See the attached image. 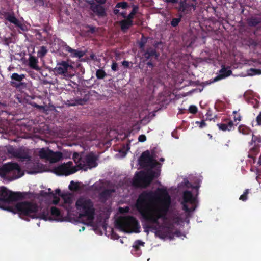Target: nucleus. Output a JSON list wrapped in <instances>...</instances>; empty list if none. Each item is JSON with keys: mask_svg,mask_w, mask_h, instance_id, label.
Masks as SVG:
<instances>
[{"mask_svg": "<svg viewBox=\"0 0 261 261\" xmlns=\"http://www.w3.org/2000/svg\"><path fill=\"white\" fill-rule=\"evenodd\" d=\"M171 204V198L166 188L140 195L136 206L142 216L151 223L149 229L162 239L173 237V226L165 219Z\"/></svg>", "mask_w": 261, "mask_h": 261, "instance_id": "nucleus-1", "label": "nucleus"}, {"mask_svg": "<svg viewBox=\"0 0 261 261\" xmlns=\"http://www.w3.org/2000/svg\"><path fill=\"white\" fill-rule=\"evenodd\" d=\"M13 211L17 213L21 218L26 220L33 218H41L45 220L57 221H62L64 220L60 211L57 208L52 207L50 211L47 210L46 212L40 213L39 208L36 204L28 201L16 203Z\"/></svg>", "mask_w": 261, "mask_h": 261, "instance_id": "nucleus-2", "label": "nucleus"}, {"mask_svg": "<svg viewBox=\"0 0 261 261\" xmlns=\"http://www.w3.org/2000/svg\"><path fill=\"white\" fill-rule=\"evenodd\" d=\"M73 159L77 167L73 166L72 162H68L55 168L54 172L58 175H68L76 172L80 169L87 170L97 166L96 157L92 153L81 157L78 153H74Z\"/></svg>", "mask_w": 261, "mask_h": 261, "instance_id": "nucleus-3", "label": "nucleus"}, {"mask_svg": "<svg viewBox=\"0 0 261 261\" xmlns=\"http://www.w3.org/2000/svg\"><path fill=\"white\" fill-rule=\"evenodd\" d=\"M75 207L79 217L83 223L93 225L95 214L93 202L89 198L80 197L76 201Z\"/></svg>", "mask_w": 261, "mask_h": 261, "instance_id": "nucleus-4", "label": "nucleus"}, {"mask_svg": "<svg viewBox=\"0 0 261 261\" xmlns=\"http://www.w3.org/2000/svg\"><path fill=\"white\" fill-rule=\"evenodd\" d=\"M116 224L120 230L126 233H138L140 228L137 220L133 217H120Z\"/></svg>", "mask_w": 261, "mask_h": 261, "instance_id": "nucleus-5", "label": "nucleus"}, {"mask_svg": "<svg viewBox=\"0 0 261 261\" xmlns=\"http://www.w3.org/2000/svg\"><path fill=\"white\" fill-rule=\"evenodd\" d=\"M160 174L158 169L154 172L149 170L147 172H140L136 174L132 184L135 186L145 187L148 186L154 177H156Z\"/></svg>", "mask_w": 261, "mask_h": 261, "instance_id": "nucleus-6", "label": "nucleus"}, {"mask_svg": "<svg viewBox=\"0 0 261 261\" xmlns=\"http://www.w3.org/2000/svg\"><path fill=\"white\" fill-rule=\"evenodd\" d=\"M12 175L13 179L20 177L23 175V173L20 169L18 164L9 163L4 165L0 168V176L6 177Z\"/></svg>", "mask_w": 261, "mask_h": 261, "instance_id": "nucleus-7", "label": "nucleus"}, {"mask_svg": "<svg viewBox=\"0 0 261 261\" xmlns=\"http://www.w3.org/2000/svg\"><path fill=\"white\" fill-rule=\"evenodd\" d=\"M37 154L41 159L48 160L51 163L57 162L62 158V154L61 152H53L47 148L40 149Z\"/></svg>", "mask_w": 261, "mask_h": 261, "instance_id": "nucleus-8", "label": "nucleus"}, {"mask_svg": "<svg viewBox=\"0 0 261 261\" xmlns=\"http://www.w3.org/2000/svg\"><path fill=\"white\" fill-rule=\"evenodd\" d=\"M182 205L184 210L187 212L194 211L196 207V199L191 192L186 191L183 195Z\"/></svg>", "mask_w": 261, "mask_h": 261, "instance_id": "nucleus-9", "label": "nucleus"}, {"mask_svg": "<svg viewBox=\"0 0 261 261\" xmlns=\"http://www.w3.org/2000/svg\"><path fill=\"white\" fill-rule=\"evenodd\" d=\"M140 161L143 165L149 167L151 169L153 168H160V164L154 159L153 156L148 151L144 152L141 156Z\"/></svg>", "mask_w": 261, "mask_h": 261, "instance_id": "nucleus-10", "label": "nucleus"}, {"mask_svg": "<svg viewBox=\"0 0 261 261\" xmlns=\"http://www.w3.org/2000/svg\"><path fill=\"white\" fill-rule=\"evenodd\" d=\"M73 68V66L67 61H62L57 63L53 71L56 75H68V71Z\"/></svg>", "mask_w": 261, "mask_h": 261, "instance_id": "nucleus-11", "label": "nucleus"}, {"mask_svg": "<svg viewBox=\"0 0 261 261\" xmlns=\"http://www.w3.org/2000/svg\"><path fill=\"white\" fill-rule=\"evenodd\" d=\"M17 198V196L15 193L4 187H0V201L9 203L16 200Z\"/></svg>", "mask_w": 261, "mask_h": 261, "instance_id": "nucleus-12", "label": "nucleus"}, {"mask_svg": "<svg viewBox=\"0 0 261 261\" xmlns=\"http://www.w3.org/2000/svg\"><path fill=\"white\" fill-rule=\"evenodd\" d=\"M60 190L59 189L56 190L55 193L51 192L50 189H48V192L44 193L46 194L48 203L54 204H58L60 200V199L59 197V196H60Z\"/></svg>", "mask_w": 261, "mask_h": 261, "instance_id": "nucleus-13", "label": "nucleus"}, {"mask_svg": "<svg viewBox=\"0 0 261 261\" xmlns=\"http://www.w3.org/2000/svg\"><path fill=\"white\" fill-rule=\"evenodd\" d=\"M62 201H63L62 205L68 211V213L71 211V205L72 203V196L70 194L65 193L62 195Z\"/></svg>", "mask_w": 261, "mask_h": 261, "instance_id": "nucleus-14", "label": "nucleus"}, {"mask_svg": "<svg viewBox=\"0 0 261 261\" xmlns=\"http://www.w3.org/2000/svg\"><path fill=\"white\" fill-rule=\"evenodd\" d=\"M8 152L12 156L21 159H27L28 158L27 153L20 149H16L12 147H10L8 149Z\"/></svg>", "mask_w": 261, "mask_h": 261, "instance_id": "nucleus-15", "label": "nucleus"}, {"mask_svg": "<svg viewBox=\"0 0 261 261\" xmlns=\"http://www.w3.org/2000/svg\"><path fill=\"white\" fill-rule=\"evenodd\" d=\"M195 6L193 4L190 5L187 4L186 2H181L180 3L179 11L184 13H188L192 9H195Z\"/></svg>", "mask_w": 261, "mask_h": 261, "instance_id": "nucleus-16", "label": "nucleus"}, {"mask_svg": "<svg viewBox=\"0 0 261 261\" xmlns=\"http://www.w3.org/2000/svg\"><path fill=\"white\" fill-rule=\"evenodd\" d=\"M65 50L71 53V56L72 57L81 58L84 55V53L83 51L73 49L69 46H65Z\"/></svg>", "mask_w": 261, "mask_h": 261, "instance_id": "nucleus-17", "label": "nucleus"}, {"mask_svg": "<svg viewBox=\"0 0 261 261\" xmlns=\"http://www.w3.org/2000/svg\"><path fill=\"white\" fill-rule=\"evenodd\" d=\"M220 75L215 78L214 81L216 82L223 78L226 77L230 75L232 73L230 70L228 69L225 67H223L220 70Z\"/></svg>", "mask_w": 261, "mask_h": 261, "instance_id": "nucleus-18", "label": "nucleus"}, {"mask_svg": "<svg viewBox=\"0 0 261 261\" xmlns=\"http://www.w3.org/2000/svg\"><path fill=\"white\" fill-rule=\"evenodd\" d=\"M37 59L35 57L33 56L30 57L29 59V64L31 68L36 70H38L39 67L37 65Z\"/></svg>", "mask_w": 261, "mask_h": 261, "instance_id": "nucleus-19", "label": "nucleus"}, {"mask_svg": "<svg viewBox=\"0 0 261 261\" xmlns=\"http://www.w3.org/2000/svg\"><path fill=\"white\" fill-rule=\"evenodd\" d=\"M121 28L123 31L127 30L132 25V21L130 20H123L121 21Z\"/></svg>", "mask_w": 261, "mask_h": 261, "instance_id": "nucleus-20", "label": "nucleus"}, {"mask_svg": "<svg viewBox=\"0 0 261 261\" xmlns=\"http://www.w3.org/2000/svg\"><path fill=\"white\" fill-rule=\"evenodd\" d=\"M25 77V75L24 74H18L16 73H13L11 76V79L17 82H21L22 81Z\"/></svg>", "mask_w": 261, "mask_h": 261, "instance_id": "nucleus-21", "label": "nucleus"}, {"mask_svg": "<svg viewBox=\"0 0 261 261\" xmlns=\"http://www.w3.org/2000/svg\"><path fill=\"white\" fill-rule=\"evenodd\" d=\"M6 19L10 22L18 25L19 21L13 14H9L6 16Z\"/></svg>", "mask_w": 261, "mask_h": 261, "instance_id": "nucleus-22", "label": "nucleus"}, {"mask_svg": "<svg viewBox=\"0 0 261 261\" xmlns=\"http://www.w3.org/2000/svg\"><path fill=\"white\" fill-rule=\"evenodd\" d=\"M98 15L103 16L105 15V11L104 8L100 6H97L93 10Z\"/></svg>", "mask_w": 261, "mask_h": 261, "instance_id": "nucleus-23", "label": "nucleus"}, {"mask_svg": "<svg viewBox=\"0 0 261 261\" xmlns=\"http://www.w3.org/2000/svg\"><path fill=\"white\" fill-rule=\"evenodd\" d=\"M261 74V70L259 69H255L251 68L247 71V75L248 76H253Z\"/></svg>", "mask_w": 261, "mask_h": 261, "instance_id": "nucleus-24", "label": "nucleus"}, {"mask_svg": "<svg viewBox=\"0 0 261 261\" xmlns=\"http://www.w3.org/2000/svg\"><path fill=\"white\" fill-rule=\"evenodd\" d=\"M234 115L233 120L236 123V125H237L239 122L241 120V116L240 114L236 111L233 112Z\"/></svg>", "mask_w": 261, "mask_h": 261, "instance_id": "nucleus-25", "label": "nucleus"}, {"mask_svg": "<svg viewBox=\"0 0 261 261\" xmlns=\"http://www.w3.org/2000/svg\"><path fill=\"white\" fill-rule=\"evenodd\" d=\"M79 188V184L77 182H75L73 181H71L70 185H69V189L72 191L77 190Z\"/></svg>", "mask_w": 261, "mask_h": 261, "instance_id": "nucleus-26", "label": "nucleus"}, {"mask_svg": "<svg viewBox=\"0 0 261 261\" xmlns=\"http://www.w3.org/2000/svg\"><path fill=\"white\" fill-rule=\"evenodd\" d=\"M47 51V50L45 46H41L40 50L38 51V56L39 57H42L45 55Z\"/></svg>", "mask_w": 261, "mask_h": 261, "instance_id": "nucleus-27", "label": "nucleus"}, {"mask_svg": "<svg viewBox=\"0 0 261 261\" xmlns=\"http://www.w3.org/2000/svg\"><path fill=\"white\" fill-rule=\"evenodd\" d=\"M144 243L140 240H137L135 242L133 247L137 250L138 249L139 246H143Z\"/></svg>", "mask_w": 261, "mask_h": 261, "instance_id": "nucleus-28", "label": "nucleus"}, {"mask_svg": "<svg viewBox=\"0 0 261 261\" xmlns=\"http://www.w3.org/2000/svg\"><path fill=\"white\" fill-rule=\"evenodd\" d=\"M106 73L102 70L99 69L96 72V76L99 79H102L104 77Z\"/></svg>", "mask_w": 261, "mask_h": 261, "instance_id": "nucleus-29", "label": "nucleus"}, {"mask_svg": "<svg viewBox=\"0 0 261 261\" xmlns=\"http://www.w3.org/2000/svg\"><path fill=\"white\" fill-rule=\"evenodd\" d=\"M217 126H218L219 128L222 130H228L227 125L226 124H218Z\"/></svg>", "mask_w": 261, "mask_h": 261, "instance_id": "nucleus-30", "label": "nucleus"}, {"mask_svg": "<svg viewBox=\"0 0 261 261\" xmlns=\"http://www.w3.org/2000/svg\"><path fill=\"white\" fill-rule=\"evenodd\" d=\"M239 131L243 134H247L248 129L245 126L241 125L239 127Z\"/></svg>", "mask_w": 261, "mask_h": 261, "instance_id": "nucleus-31", "label": "nucleus"}, {"mask_svg": "<svg viewBox=\"0 0 261 261\" xmlns=\"http://www.w3.org/2000/svg\"><path fill=\"white\" fill-rule=\"evenodd\" d=\"M127 4L126 2H121L117 4L116 7L117 8H122L123 9H125L127 7Z\"/></svg>", "mask_w": 261, "mask_h": 261, "instance_id": "nucleus-32", "label": "nucleus"}, {"mask_svg": "<svg viewBox=\"0 0 261 261\" xmlns=\"http://www.w3.org/2000/svg\"><path fill=\"white\" fill-rule=\"evenodd\" d=\"M189 111L192 113H195L197 111V108L195 106L191 105L189 107Z\"/></svg>", "mask_w": 261, "mask_h": 261, "instance_id": "nucleus-33", "label": "nucleus"}, {"mask_svg": "<svg viewBox=\"0 0 261 261\" xmlns=\"http://www.w3.org/2000/svg\"><path fill=\"white\" fill-rule=\"evenodd\" d=\"M248 193V190L247 189L246 190L245 192H244V193L243 194H242L240 197V200H242L243 201H245L247 199V194Z\"/></svg>", "mask_w": 261, "mask_h": 261, "instance_id": "nucleus-34", "label": "nucleus"}, {"mask_svg": "<svg viewBox=\"0 0 261 261\" xmlns=\"http://www.w3.org/2000/svg\"><path fill=\"white\" fill-rule=\"evenodd\" d=\"M180 19L175 18L172 21L171 24L173 26H176L179 22Z\"/></svg>", "mask_w": 261, "mask_h": 261, "instance_id": "nucleus-35", "label": "nucleus"}, {"mask_svg": "<svg viewBox=\"0 0 261 261\" xmlns=\"http://www.w3.org/2000/svg\"><path fill=\"white\" fill-rule=\"evenodd\" d=\"M138 140L140 142H143L146 140V136L144 135H141L139 136Z\"/></svg>", "mask_w": 261, "mask_h": 261, "instance_id": "nucleus-36", "label": "nucleus"}, {"mask_svg": "<svg viewBox=\"0 0 261 261\" xmlns=\"http://www.w3.org/2000/svg\"><path fill=\"white\" fill-rule=\"evenodd\" d=\"M150 56H155V58L157 57L156 54L154 51H151V53L150 54H149L148 53H146L145 54V57L147 58H149V57Z\"/></svg>", "mask_w": 261, "mask_h": 261, "instance_id": "nucleus-37", "label": "nucleus"}, {"mask_svg": "<svg viewBox=\"0 0 261 261\" xmlns=\"http://www.w3.org/2000/svg\"><path fill=\"white\" fill-rule=\"evenodd\" d=\"M129 207H125V208L120 207L119 208V212L120 213H125L128 212L129 211Z\"/></svg>", "mask_w": 261, "mask_h": 261, "instance_id": "nucleus-38", "label": "nucleus"}, {"mask_svg": "<svg viewBox=\"0 0 261 261\" xmlns=\"http://www.w3.org/2000/svg\"><path fill=\"white\" fill-rule=\"evenodd\" d=\"M227 125V127L228 128V131L231 130L232 128H233L234 124L232 121H230Z\"/></svg>", "mask_w": 261, "mask_h": 261, "instance_id": "nucleus-39", "label": "nucleus"}, {"mask_svg": "<svg viewBox=\"0 0 261 261\" xmlns=\"http://www.w3.org/2000/svg\"><path fill=\"white\" fill-rule=\"evenodd\" d=\"M256 122H257V123L258 125H261V112L259 113V114L256 117Z\"/></svg>", "mask_w": 261, "mask_h": 261, "instance_id": "nucleus-40", "label": "nucleus"}, {"mask_svg": "<svg viewBox=\"0 0 261 261\" xmlns=\"http://www.w3.org/2000/svg\"><path fill=\"white\" fill-rule=\"evenodd\" d=\"M112 69L115 71H116L118 70V65H117V63H113V64L112 65Z\"/></svg>", "mask_w": 261, "mask_h": 261, "instance_id": "nucleus-41", "label": "nucleus"}, {"mask_svg": "<svg viewBox=\"0 0 261 261\" xmlns=\"http://www.w3.org/2000/svg\"><path fill=\"white\" fill-rule=\"evenodd\" d=\"M145 43V39H142L141 41L139 43V46L140 48H143L144 47V44Z\"/></svg>", "mask_w": 261, "mask_h": 261, "instance_id": "nucleus-42", "label": "nucleus"}, {"mask_svg": "<svg viewBox=\"0 0 261 261\" xmlns=\"http://www.w3.org/2000/svg\"><path fill=\"white\" fill-rule=\"evenodd\" d=\"M137 9H138V8L136 6H134L133 8V9L132 11V12H130V13L132 14L135 15L137 12Z\"/></svg>", "mask_w": 261, "mask_h": 261, "instance_id": "nucleus-43", "label": "nucleus"}, {"mask_svg": "<svg viewBox=\"0 0 261 261\" xmlns=\"http://www.w3.org/2000/svg\"><path fill=\"white\" fill-rule=\"evenodd\" d=\"M129 64H130V63L128 61H125L122 62V65L126 67H128L129 66Z\"/></svg>", "mask_w": 261, "mask_h": 261, "instance_id": "nucleus-44", "label": "nucleus"}, {"mask_svg": "<svg viewBox=\"0 0 261 261\" xmlns=\"http://www.w3.org/2000/svg\"><path fill=\"white\" fill-rule=\"evenodd\" d=\"M196 123L200 124V126H199L201 128L203 127L205 125V123L204 121H202L200 123H199V122H196Z\"/></svg>", "mask_w": 261, "mask_h": 261, "instance_id": "nucleus-45", "label": "nucleus"}, {"mask_svg": "<svg viewBox=\"0 0 261 261\" xmlns=\"http://www.w3.org/2000/svg\"><path fill=\"white\" fill-rule=\"evenodd\" d=\"M134 15L132 14L131 13H130V14L128 15V16L127 18V19H126V20H131V19L133 18Z\"/></svg>", "mask_w": 261, "mask_h": 261, "instance_id": "nucleus-46", "label": "nucleus"}, {"mask_svg": "<svg viewBox=\"0 0 261 261\" xmlns=\"http://www.w3.org/2000/svg\"><path fill=\"white\" fill-rule=\"evenodd\" d=\"M95 1L100 4H104L106 2V0H95Z\"/></svg>", "mask_w": 261, "mask_h": 261, "instance_id": "nucleus-47", "label": "nucleus"}, {"mask_svg": "<svg viewBox=\"0 0 261 261\" xmlns=\"http://www.w3.org/2000/svg\"><path fill=\"white\" fill-rule=\"evenodd\" d=\"M122 153V155H121V156L122 157H124V156H125V155H126V153L125 152H124V151H122V152L120 151V153Z\"/></svg>", "mask_w": 261, "mask_h": 261, "instance_id": "nucleus-48", "label": "nucleus"}, {"mask_svg": "<svg viewBox=\"0 0 261 261\" xmlns=\"http://www.w3.org/2000/svg\"><path fill=\"white\" fill-rule=\"evenodd\" d=\"M114 13H115V14H118V13H119V10H117V9H115V10H114Z\"/></svg>", "mask_w": 261, "mask_h": 261, "instance_id": "nucleus-49", "label": "nucleus"}, {"mask_svg": "<svg viewBox=\"0 0 261 261\" xmlns=\"http://www.w3.org/2000/svg\"><path fill=\"white\" fill-rule=\"evenodd\" d=\"M110 192V190H106V191L103 193V195H105V194H107V193H109Z\"/></svg>", "mask_w": 261, "mask_h": 261, "instance_id": "nucleus-50", "label": "nucleus"}, {"mask_svg": "<svg viewBox=\"0 0 261 261\" xmlns=\"http://www.w3.org/2000/svg\"><path fill=\"white\" fill-rule=\"evenodd\" d=\"M121 15L123 16V17L125 18L126 17V14L125 13H123V12H122L121 13Z\"/></svg>", "mask_w": 261, "mask_h": 261, "instance_id": "nucleus-51", "label": "nucleus"}, {"mask_svg": "<svg viewBox=\"0 0 261 261\" xmlns=\"http://www.w3.org/2000/svg\"><path fill=\"white\" fill-rule=\"evenodd\" d=\"M84 229H85V227H82L81 229H79V231H83V230H84Z\"/></svg>", "mask_w": 261, "mask_h": 261, "instance_id": "nucleus-52", "label": "nucleus"}, {"mask_svg": "<svg viewBox=\"0 0 261 261\" xmlns=\"http://www.w3.org/2000/svg\"><path fill=\"white\" fill-rule=\"evenodd\" d=\"M147 65L149 66H152V64L150 62H148Z\"/></svg>", "mask_w": 261, "mask_h": 261, "instance_id": "nucleus-53", "label": "nucleus"}, {"mask_svg": "<svg viewBox=\"0 0 261 261\" xmlns=\"http://www.w3.org/2000/svg\"><path fill=\"white\" fill-rule=\"evenodd\" d=\"M175 235H176L177 237H179V232H176L175 233Z\"/></svg>", "mask_w": 261, "mask_h": 261, "instance_id": "nucleus-54", "label": "nucleus"}, {"mask_svg": "<svg viewBox=\"0 0 261 261\" xmlns=\"http://www.w3.org/2000/svg\"><path fill=\"white\" fill-rule=\"evenodd\" d=\"M160 161H162V162H163L164 161V159L163 158H161L160 159Z\"/></svg>", "mask_w": 261, "mask_h": 261, "instance_id": "nucleus-55", "label": "nucleus"}, {"mask_svg": "<svg viewBox=\"0 0 261 261\" xmlns=\"http://www.w3.org/2000/svg\"><path fill=\"white\" fill-rule=\"evenodd\" d=\"M258 163H259L260 164H261V160H260L258 161Z\"/></svg>", "mask_w": 261, "mask_h": 261, "instance_id": "nucleus-56", "label": "nucleus"}]
</instances>
